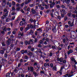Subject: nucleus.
Masks as SVG:
<instances>
[{"instance_id": "obj_1", "label": "nucleus", "mask_w": 77, "mask_h": 77, "mask_svg": "<svg viewBox=\"0 0 77 77\" xmlns=\"http://www.w3.org/2000/svg\"><path fill=\"white\" fill-rule=\"evenodd\" d=\"M49 2L51 4H49L50 5V8H53L55 4H60V1H56V0H53V2L52 0H50L49 1Z\"/></svg>"}, {"instance_id": "obj_2", "label": "nucleus", "mask_w": 77, "mask_h": 77, "mask_svg": "<svg viewBox=\"0 0 77 77\" xmlns=\"http://www.w3.org/2000/svg\"><path fill=\"white\" fill-rule=\"evenodd\" d=\"M31 12L33 14H34L33 15V17H36V18H37V19L39 20L40 18V16L38 14H38V13L36 12V9H35L34 10V8H32L31 9Z\"/></svg>"}, {"instance_id": "obj_3", "label": "nucleus", "mask_w": 77, "mask_h": 77, "mask_svg": "<svg viewBox=\"0 0 77 77\" xmlns=\"http://www.w3.org/2000/svg\"><path fill=\"white\" fill-rule=\"evenodd\" d=\"M8 13H6L5 14L3 15L2 16H1V18L2 20V21H3L4 20H5V18H6V17L8 15Z\"/></svg>"}, {"instance_id": "obj_4", "label": "nucleus", "mask_w": 77, "mask_h": 77, "mask_svg": "<svg viewBox=\"0 0 77 77\" xmlns=\"http://www.w3.org/2000/svg\"><path fill=\"white\" fill-rule=\"evenodd\" d=\"M28 71H30H30H31V72H33L34 71V69L33 68V67L32 66L30 67H28Z\"/></svg>"}, {"instance_id": "obj_5", "label": "nucleus", "mask_w": 77, "mask_h": 77, "mask_svg": "<svg viewBox=\"0 0 77 77\" xmlns=\"http://www.w3.org/2000/svg\"><path fill=\"white\" fill-rule=\"evenodd\" d=\"M52 30L53 33H56V26H52Z\"/></svg>"}, {"instance_id": "obj_6", "label": "nucleus", "mask_w": 77, "mask_h": 77, "mask_svg": "<svg viewBox=\"0 0 77 77\" xmlns=\"http://www.w3.org/2000/svg\"><path fill=\"white\" fill-rule=\"evenodd\" d=\"M71 61L72 62H74L75 63V65H76L77 64V62H76V60H75L74 59V58H71Z\"/></svg>"}, {"instance_id": "obj_7", "label": "nucleus", "mask_w": 77, "mask_h": 77, "mask_svg": "<svg viewBox=\"0 0 77 77\" xmlns=\"http://www.w3.org/2000/svg\"><path fill=\"white\" fill-rule=\"evenodd\" d=\"M73 52V51L72 50L70 49L69 50V51H68L67 54L69 55L70 54V53H72Z\"/></svg>"}, {"instance_id": "obj_8", "label": "nucleus", "mask_w": 77, "mask_h": 77, "mask_svg": "<svg viewBox=\"0 0 77 77\" xmlns=\"http://www.w3.org/2000/svg\"><path fill=\"white\" fill-rule=\"evenodd\" d=\"M30 41H26L25 42V45H27V44H28L29 45H30Z\"/></svg>"}, {"instance_id": "obj_9", "label": "nucleus", "mask_w": 77, "mask_h": 77, "mask_svg": "<svg viewBox=\"0 0 77 77\" xmlns=\"http://www.w3.org/2000/svg\"><path fill=\"white\" fill-rule=\"evenodd\" d=\"M28 25L29 26V28L30 27V28H31V29H33L35 27V25L33 26L32 25H30V24H29Z\"/></svg>"}, {"instance_id": "obj_10", "label": "nucleus", "mask_w": 77, "mask_h": 77, "mask_svg": "<svg viewBox=\"0 0 77 77\" xmlns=\"http://www.w3.org/2000/svg\"><path fill=\"white\" fill-rule=\"evenodd\" d=\"M37 30L38 32H42V29L40 28H39L38 29H37Z\"/></svg>"}, {"instance_id": "obj_11", "label": "nucleus", "mask_w": 77, "mask_h": 77, "mask_svg": "<svg viewBox=\"0 0 77 77\" xmlns=\"http://www.w3.org/2000/svg\"><path fill=\"white\" fill-rule=\"evenodd\" d=\"M29 35H33V31L32 30H30V32L29 33Z\"/></svg>"}, {"instance_id": "obj_12", "label": "nucleus", "mask_w": 77, "mask_h": 77, "mask_svg": "<svg viewBox=\"0 0 77 77\" xmlns=\"http://www.w3.org/2000/svg\"><path fill=\"white\" fill-rule=\"evenodd\" d=\"M65 3H67V4H69L70 3V0H66Z\"/></svg>"}, {"instance_id": "obj_13", "label": "nucleus", "mask_w": 77, "mask_h": 77, "mask_svg": "<svg viewBox=\"0 0 77 77\" xmlns=\"http://www.w3.org/2000/svg\"><path fill=\"white\" fill-rule=\"evenodd\" d=\"M19 24L20 26H21L24 25V22L23 21H21Z\"/></svg>"}, {"instance_id": "obj_14", "label": "nucleus", "mask_w": 77, "mask_h": 77, "mask_svg": "<svg viewBox=\"0 0 77 77\" xmlns=\"http://www.w3.org/2000/svg\"><path fill=\"white\" fill-rule=\"evenodd\" d=\"M3 63V58H0V63L2 64Z\"/></svg>"}, {"instance_id": "obj_15", "label": "nucleus", "mask_w": 77, "mask_h": 77, "mask_svg": "<svg viewBox=\"0 0 77 77\" xmlns=\"http://www.w3.org/2000/svg\"><path fill=\"white\" fill-rule=\"evenodd\" d=\"M59 73L60 74V75H62V71H61L60 70V71L57 72V74H59Z\"/></svg>"}, {"instance_id": "obj_16", "label": "nucleus", "mask_w": 77, "mask_h": 77, "mask_svg": "<svg viewBox=\"0 0 77 77\" xmlns=\"http://www.w3.org/2000/svg\"><path fill=\"white\" fill-rule=\"evenodd\" d=\"M5 51L3 50H2L0 51V54H4V53Z\"/></svg>"}, {"instance_id": "obj_17", "label": "nucleus", "mask_w": 77, "mask_h": 77, "mask_svg": "<svg viewBox=\"0 0 77 77\" xmlns=\"http://www.w3.org/2000/svg\"><path fill=\"white\" fill-rule=\"evenodd\" d=\"M40 68V66H37V67H36L35 69H37V70H36V71H38V69H39Z\"/></svg>"}, {"instance_id": "obj_18", "label": "nucleus", "mask_w": 77, "mask_h": 77, "mask_svg": "<svg viewBox=\"0 0 77 77\" xmlns=\"http://www.w3.org/2000/svg\"><path fill=\"white\" fill-rule=\"evenodd\" d=\"M72 14L71 13H69L67 14V15L68 17H71V15Z\"/></svg>"}, {"instance_id": "obj_19", "label": "nucleus", "mask_w": 77, "mask_h": 77, "mask_svg": "<svg viewBox=\"0 0 77 77\" xmlns=\"http://www.w3.org/2000/svg\"><path fill=\"white\" fill-rule=\"evenodd\" d=\"M3 30V31H4V32H6V31L7 30V28H6V27H4Z\"/></svg>"}, {"instance_id": "obj_20", "label": "nucleus", "mask_w": 77, "mask_h": 77, "mask_svg": "<svg viewBox=\"0 0 77 77\" xmlns=\"http://www.w3.org/2000/svg\"><path fill=\"white\" fill-rule=\"evenodd\" d=\"M35 6V4H30L29 5L30 7H31V8H32V7H33V6Z\"/></svg>"}, {"instance_id": "obj_21", "label": "nucleus", "mask_w": 77, "mask_h": 77, "mask_svg": "<svg viewBox=\"0 0 77 77\" xmlns=\"http://www.w3.org/2000/svg\"><path fill=\"white\" fill-rule=\"evenodd\" d=\"M45 9H48V8H49V6L48 5H45Z\"/></svg>"}, {"instance_id": "obj_22", "label": "nucleus", "mask_w": 77, "mask_h": 77, "mask_svg": "<svg viewBox=\"0 0 77 77\" xmlns=\"http://www.w3.org/2000/svg\"><path fill=\"white\" fill-rule=\"evenodd\" d=\"M60 11L61 13H64L65 12V10L64 9H62V11H61V10H60Z\"/></svg>"}, {"instance_id": "obj_23", "label": "nucleus", "mask_w": 77, "mask_h": 77, "mask_svg": "<svg viewBox=\"0 0 77 77\" xmlns=\"http://www.w3.org/2000/svg\"><path fill=\"white\" fill-rule=\"evenodd\" d=\"M6 77H10V73H8L6 74Z\"/></svg>"}, {"instance_id": "obj_24", "label": "nucleus", "mask_w": 77, "mask_h": 77, "mask_svg": "<svg viewBox=\"0 0 77 77\" xmlns=\"http://www.w3.org/2000/svg\"><path fill=\"white\" fill-rule=\"evenodd\" d=\"M29 29H30V27L28 25V27H27L26 28V31H27V30H29Z\"/></svg>"}, {"instance_id": "obj_25", "label": "nucleus", "mask_w": 77, "mask_h": 77, "mask_svg": "<svg viewBox=\"0 0 77 77\" xmlns=\"http://www.w3.org/2000/svg\"><path fill=\"white\" fill-rule=\"evenodd\" d=\"M63 60V58H60V62H62Z\"/></svg>"}, {"instance_id": "obj_26", "label": "nucleus", "mask_w": 77, "mask_h": 77, "mask_svg": "<svg viewBox=\"0 0 77 77\" xmlns=\"http://www.w3.org/2000/svg\"><path fill=\"white\" fill-rule=\"evenodd\" d=\"M53 69H54L55 71H56V69H57L56 68V67L55 66H54L53 68H52Z\"/></svg>"}, {"instance_id": "obj_27", "label": "nucleus", "mask_w": 77, "mask_h": 77, "mask_svg": "<svg viewBox=\"0 0 77 77\" xmlns=\"http://www.w3.org/2000/svg\"><path fill=\"white\" fill-rule=\"evenodd\" d=\"M27 6H25L23 8L24 10V11H26L27 10Z\"/></svg>"}, {"instance_id": "obj_28", "label": "nucleus", "mask_w": 77, "mask_h": 77, "mask_svg": "<svg viewBox=\"0 0 77 77\" xmlns=\"http://www.w3.org/2000/svg\"><path fill=\"white\" fill-rule=\"evenodd\" d=\"M20 53H21L22 54H24V50H22V51H21Z\"/></svg>"}, {"instance_id": "obj_29", "label": "nucleus", "mask_w": 77, "mask_h": 77, "mask_svg": "<svg viewBox=\"0 0 77 77\" xmlns=\"http://www.w3.org/2000/svg\"><path fill=\"white\" fill-rule=\"evenodd\" d=\"M2 50L3 51H6V47H4L2 48Z\"/></svg>"}, {"instance_id": "obj_30", "label": "nucleus", "mask_w": 77, "mask_h": 77, "mask_svg": "<svg viewBox=\"0 0 77 77\" xmlns=\"http://www.w3.org/2000/svg\"><path fill=\"white\" fill-rule=\"evenodd\" d=\"M4 12H6V13H8V10L7 9H5L4 10Z\"/></svg>"}, {"instance_id": "obj_31", "label": "nucleus", "mask_w": 77, "mask_h": 77, "mask_svg": "<svg viewBox=\"0 0 77 77\" xmlns=\"http://www.w3.org/2000/svg\"><path fill=\"white\" fill-rule=\"evenodd\" d=\"M68 20V17L67 16H65L64 17V20L65 21H66Z\"/></svg>"}, {"instance_id": "obj_32", "label": "nucleus", "mask_w": 77, "mask_h": 77, "mask_svg": "<svg viewBox=\"0 0 77 77\" xmlns=\"http://www.w3.org/2000/svg\"><path fill=\"white\" fill-rule=\"evenodd\" d=\"M69 25L70 27H72L74 26V23L72 22V23H71Z\"/></svg>"}, {"instance_id": "obj_33", "label": "nucleus", "mask_w": 77, "mask_h": 77, "mask_svg": "<svg viewBox=\"0 0 77 77\" xmlns=\"http://www.w3.org/2000/svg\"><path fill=\"white\" fill-rule=\"evenodd\" d=\"M8 54H4V57L5 58H7V57H8Z\"/></svg>"}, {"instance_id": "obj_34", "label": "nucleus", "mask_w": 77, "mask_h": 77, "mask_svg": "<svg viewBox=\"0 0 77 77\" xmlns=\"http://www.w3.org/2000/svg\"><path fill=\"white\" fill-rule=\"evenodd\" d=\"M2 46H4V47L6 46V44H5V43L3 42L2 43Z\"/></svg>"}, {"instance_id": "obj_35", "label": "nucleus", "mask_w": 77, "mask_h": 77, "mask_svg": "<svg viewBox=\"0 0 77 77\" xmlns=\"http://www.w3.org/2000/svg\"><path fill=\"white\" fill-rule=\"evenodd\" d=\"M57 18L60 20H61V17L59 16V15H58V16H57Z\"/></svg>"}, {"instance_id": "obj_36", "label": "nucleus", "mask_w": 77, "mask_h": 77, "mask_svg": "<svg viewBox=\"0 0 77 77\" xmlns=\"http://www.w3.org/2000/svg\"><path fill=\"white\" fill-rule=\"evenodd\" d=\"M12 11H15V6L12 7Z\"/></svg>"}, {"instance_id": "obj_37", "label": "nucleus", "mask_w": 77, "mask_h": 77, "mask_svg": "<svg viewBox=\"0 0 77 77\" xmlns=\"http://www.w3.org/2000/svg\"><path fill=\"white\" fill-rule=\"evenodd\" d=\"M15 14H16V13L13 11L11 13V15H15Z\"/></svg>"}, {"instance_id": "obj_38", "label": "nucleus", "mask_w": 77, "mask_h": 77, "mask_svg": "<svg viewBox=\"0 0 77 77\" xmlns=\"http://www.w3.org/2000/svg\"><path fill=\"white\" fill-rule=\"evenodd\" d=\"M15 18V16H13V17L11 18V20H14Z\"/></svg>"}, {"instance_id": "obj_39", "label": "nucleus", "mask_w": 77, "mask_h": 77, "mask_svg": "<svg viewBox=\"0 0 77 77\" xmlns=\"http://www.w3.org/2000/svg\"><path fill=\"white\" fill-rule=\"evenodd\" d=\"M49 24V21H48V20H47L46 22V24H45V26H46L47 24Z\"/></svg>"}, {"instance_id": "obj_40", "label": "nucleus", "mask_w": 77, "mask_h": 77, "mask_svg": "<svg viewBox=\"0 0 77 77\" xmlns=\"http://www.w3.org/2000/svg\"><path fill=\"white\" fill-rule=\"evenodd\" d=\"M49 31V29H48V28L47 27L46 28V32L47 33V32H48Z\"/></svg>"}, {"instance_id": "obj_41", "label": "nucleus", "mask_w": 77, "mask_h": 77, "mask_svg": "<svg viewBox=\"0 0 77 77\" xmlns=\"http://www.w3.org/2000/svg\"><path fill=\"white\" fill-rule=\"evenodd\" d=\"M12 61L11 60H10L8 62V63L9 64H11V63H12Z\"/></svg>"}, {"instance_id": "obj_42", "label": "nucleus", "mask_w": 77, "mask_h": 77, "mask_svg": "<svg viewBox=\"0 0 77 77\" xmlns=\"http://www.w3.org/2000/svg\"><path fill=\"white\" fill-rule=\"evenodd\" d=\"M64 68V66H62L61 67V69H60V71H62L63 69Z\"/></svg>"}, {"instance_id": "obj_43", "label": "nucleus", "mask_w": 77, "mask_h": 77, "mask_svg": "<svg viewBox=\"0 0 77 77\" xmlns=\"http://www.w3.org/2000/svg\"><path fill=\"white\" fill-rule=\"evenodd\" d=\"M28 55H29V56H32V53L31 52H29L28 54Z\"/></svg>"}, {"instance_id": "obj_44", "label": "nucleus", "mask_w": 77, "mask_h": 77, "mask_svg": "<svg viewBox=\"0 0 77 77\" xmlns=\"http://www.w3.org/2000/svg\"><path fill=\"white\" fill-rule=\"evenodd\" d=\"M61 17H64V15H65V14H63L62 13V12H61Z\"/></svg>"}, {"instance_id": "obj_45", "label": "nucleus", "mask_w": 77, "mask_h": 77, "mask_svg": "<svg viewBox=\"0 0 77 77\" xmlns=\"http://www.w3.org/2000/svg\"><path fill=\"white\" fill-rule=\"evenodd\" d=\"M72 16L74 18H75V14H72Z\"/></svg>"}, {"instance_id": "obj_46", "label": "nucleus", "mask_w": 77, "mask_h": 77, "mask_svg": "<svg viewBox=\"0 0 77 77\" xmlns=\"http://www.w3.org/2000/svg\"><path fill=\"white\" fill-rule=\"evenodd\" d=\"M2 2L3 3H4L6 5V0H2Z\"/></svg>"}, {"instance_id": "obj_47", "label": "nucleus", "mask_w": 77, "mask_h": 77, "mask_svg": "<svg viewBox=\"0 0 77 77\" xmlns=\"http://www.w3.org/2000/svg\"><path fill=\"white\" fill-rule=\"evenodd\" d=\"M51 21H53V23H54V24H55V23H56V20H51Z\"/></svg>"}, {"instance_id": "obj_48", "label": "nucleus", "mask_w": 77, "mask_h": 77, "mask_svg": "<svg viewBox=\"0 0 77 77\" xmlns=\"http://www.w3.org/2000/svg\"><path fill=\"white\" fill-rule=\"evenodd\" d=\"M29 41H30V42H32L34 41V40H33V39H29Z\"/></svg>"}, {"instance_id": "obj_49", "label": "nucleus", "mask_w": 77, "mask_h": 77, "mask_svg": "<svg viewBox=\"0 0 77 77\" xmlns=\"http://www.w3.org/2000/svg\"><path fill=\"white\" fill-rule=\"evenodd\" d=\"M8 5L10 8H11V6H12V3H10Z\"/></svg>"}, {"instance_id": "obj_50", "label": "nucleus", "mask_w": 77, "mask_h": 77, "mask_svg": "<svg viewBox=\"0 0 77 77\" xmlns=\"http://www.w3.org/2000/svg\"><path fill=\"white\" fill-rule=\"evenodd\" d=\"M38 47H42V45L41 44H39L38 45Z\"/></svg>"}, {"instance_id": "obj_51", "label": "nucleus", "mask_w": 77, "mask_h": 77, "mask_svg": "<svg viewBox=\"0 0 77 77\" xmlns=\"http://www.w3.org/2000/svg\"><path fill=\"white\" fill-rule=\"evenodd\" d=\"M50 65L51 68H53V64L51 63L50 64Z\"/></svg>"}, {"instance_id": "obj_52", "label": "nucleus", "mask_w": 77, "mask_h": 77, "mask_svg": "<svg viewBox=\"0 0 77 77\" xmlns=\"http://www.w3.org/2000/svg\"><path fill=\"white\" fill-rule=\"evenodd\" d=\"M15 24H18V21L17 20H16L15 21Z\"/></svg>"}, {"instance_id": "obj_53", "label": "nucleus", "mask_w": 77, "mask_h": 77, "mask_svg": "<svg viewBox=\"0 0 77 77\" xmlns=\"http://www.w3.org/2000/svg\"><path fill=\"white\" fill-rule=\"evenodd\" d=\"M52 48L53 49H56V47L54 45H53Z\"/></svg>"}, {"instance_id": "obj_54", "label": "nucleus", "mask_w": 77, "mask_h": 77, "mask_svg": "<svg viewBox=\"0 0 77 77\" xmlns=\"http://www.w3.org/2000/svg\"><path fill=\"white\" fill-rule=\"evenodd\" d=\"M30 22H31V23H32V22H33V20L32 19V18H31L30 19Z\"/></svg>"}, {"instance_id": "obj_55", "label": "nucleus", "mask_w": 77, "mask_h": 77, "mask_svg": "<svg viewBox=\"0 0 77 77\" xmlns=\"http://www.w3.org/2000/svg\"><path fill=\"white\" fill-rule=\"evenodd\" d=\"M22 20L23 21V22H25L26 21V20L24 19V18H23L22 19Z\"/></svg>"}, {"instance_id": "obj_56", "label": "nucleus", "mask_w": 77, "mask_h": 77, "mask_svg": "<svg viewBox=\"0 0 77 77\" xmlns=\"http://www.w3.org/2000/svg\"><path fill=\"white\" fill-rule=\"evenodd\" d=\"M7 43L8 45H9L10 44V42L8 41H7Z\"/></svg>"}, {"instance_id": "obj_57", "label": "nucleus", "mask_w": 77, "mask_h": 77, "mask_svg": "<svg viewBox=\"0 0 77 77\" xmlns=\"http://www.w3.org/2000/svg\"><path fill=\"white\" fill-rule=\"evenodd\" d=\"M42 43H43V41L42 40H40V44H42Z\"/></svg>"}, {"instance_id": "obj_58", "label": "nucleus", "mask_w": 77, "mask_h": 77, "mask_svg": "<svg viewBox=\"0 0 77 77\" xmlns=\"http://www.w3.org/2000/svg\"><path fill=\"white\" fill-rule=\"evenodd\" d=\"M40 73L41 74H45V72H44V71H40Z\"/></svg>"}, {"instance_id": "obj_59", "label": "nucleus", "mask_w": 77, "mask_h": 77, "mask_svg": "<svg viewBox=\"0 0 77 77\" xmlns=\"http://www.w3.org/2000/svg\"><path fill=\"white\" fill-rule=\"evenodd\" d=\"M12 5H15V2H12Z\"/></svg>"}, {"instance_id": "obj_60", "label": "nucleus", "mask_w": 77, "mask_h": 77, "mask_svg": "<svg viewBox=\"0 0 77 77\" xmlns=\"http://www.w3.org/2000/svg\"><path fill=\"white\" fill-rule=\"evenodd\" d=\"M51 17L52 18H54V16L53 15V14L51 13Z\"/></svg>"}, {"instance_id": "obj_61", "label": "nucleus", "mask_w": 77, "mask_h": 77, "mask_svg": "<svg viewBox=\"0 0 77 77\" xmlns=\"http://www.w3.org/2000/svg\"><path fill=\"white\" fill-rule=\"evenodd\" d=\"M34 42L36 43V42H37V38H35L34 40Z\"/></svg>"}, {"instance_id": "obj_62", "label": "nucleus", "mask_w": 77, "mask_h": 77, "mask_svg": "<svg viewBox=\"0 0 77 77\" xmlns=\"http://www.w3.org/2000/svg\"><path fill=\"white\" fill-rule=\"evenodd\" d=\"M7 30H8V31H10V30H11V29L10 28H8L7 29Z\"/></svg>"}, {"instance_id": "obj_63", "label": "nucleus", "mask_w": 77, "mask_h": 77, "mask_svg": "<svg viewBox=\"0 0 77 77\" xmlns=\"http://www.w3.org/2000/svg\"><path fill=\"white\" fill-rule=\"evenodd\" d=\"M61 6L62 8H65V7L63 5H61Z\"/></svg>"}, {"instance_id": "obj_64", "label": "nucleus", "mask_w": 77, "mask_h": 77, "mask_svg": "<svg viewBox=\"0 0 77 77\" xmlns=\"http://www.w3.org/2000/svg\"><path fill=\"white\" fill-rule=\"evenodd\" d=\"M44 7H41V9L42 11H43V10H44Z\"/></svg>"}]
</instances>
